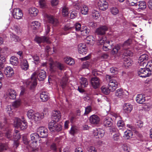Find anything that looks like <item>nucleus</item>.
Instances as JSON below:
<instances>
[{"instance_id":"61","label":"nucleus","mask_w":152,"mask_h":152,"mask_svg":"<svg viewBox=\"0 0 152 152\" xmlns=\"http://www.w3.org/2000/svg\"><path fill=\"white\" fill-rule=\"evenodd\" d=\"M40 7L42 8H44L46 7V5L45 2L43 0H41L39 1Z\"/></svg>"},{"instance_id":"4","label":"nucleus","mask_w":152,"mask_h":152,"mask_svg":"<svg viewBox=\"0 0 152 152\" xmlns=\"http://www.w3.org/2000/svg\"><path fill=\"white\" fill-rule=\"evenodd\" d=\"M14 124L16 127L20 128L23 130L25 129L27 127V123L25 120L22 121L20 119L18 118H16Z\"/></svg>"},{"instance_id":"56","label":"nucleus","mask_w":152,"mask_h":152,"mask_svg":"<svg viewBox=\"0 0 152 152\" xmlns=\"http://www.w3.org/2000/svg\"><path fill=\"white\" fill-rule=\"evenodd\" d=\"M77 16V12L76 11H72L70 14V18L71 19L74 18Z\"/></svg>"},{"instance_id":"27","label":"nucleus","mask_w":152,"mask_h":152,"mask_svg":"<svg viewBox=\"0 0 152 152\" xmlns=\"http://www.w3.org/2000/svg\"><path fill=\"white\" fill-rule=\"evenodd\" d=\"M132 61L129 57L124 58V65L127 68L132 65Z\"/></svg>"},{"instance_id":"16","label":"nucleus","mask_w":152,"mask_h":152,"mask_svg":"<svg viewBox=\"0 0 152 152\" xmlns=\"http://www.w3.org/2000/svg\"><path fill=\"white\" fill-rule=\"evenodd\" d=\"M46 17L48 22L51 24H53V26H55L58 23V20L52 15H47Z\"/></svg>"},{"instance_id":"52","label":"nucleus","mask_w":152,"mask_h":152,"mask_svg":"<svg viewBox=\"0 0 152 152\" xmlns=\"http://www.w3.org/2000/svg\"><path fill=\"white\" fill-rule=\"evenodd\" d=\"M56 122L54 120H52L48 124V128H50L51 129L53 126L56 125V124H58L56 123Z\"/></svg>"},{"instance_id":"35","label":"nucleus","mask_w":152,"mask_h":152,"mask_svg":"<svg viewBox=\"0 0 152 152\" xmlns=\"http://www.w3.org/2000/svg\"><path fill=\"white\" fill-rule=\"evenodd\" d=\"M64 61L66 64L70 65H72L75 63L74 60L70 57L65 58Z\"/></svg>"},{"instance_id":"58","label":"nucleus","mask_w":152,"mask_h":152,"mask_svg":"<svg viewBox=\"0 0 152 152\" xmlns=\"http://www.w3.org/2000/svg\"><path fill=\"white\" fill-rule=\"evenodd\" d=\"M110 71L114 74H116L118 72V69L116 67H112L110 69Z\"/></svg>"},{"instance_id":"12","label":"nucleus","mask_w":152,"mask_h":152,"mask_svg":"<svg viewBox=\"0 0 152 152\" xmlns=\"http://www.w3.org/2000/svg\"><path fill=\"white\" fill-rule=\"evenodd\" d=\"M52 118L56 121H58L61 118V115L60 111L58 110H54L52 113Z\"/></svg>"},{"instance_id":"26","label":"nucleus","mask_w":152,"mask_h":152,"mask_svg":"<svg viewBox=\"0 0 152 152\" xmlns=\"http://www.w3.org/2000/svg\"><path fill=\"white\" fill-rule=\"evenodd\" d=\"M34 40L38 43H39L42 42H47L48 39V37L43 36L41 37H37L35 38Z\"/></svg>"},{"instance_id":"59","label":"nucleus","mask_w":152,"mask_h":152,"mask_svg":"<svg viewBox=\"0 0 152 152\" xmlns=\"http://www.w3.org/2000/svg\"><path fill=\"white\" fill-rule=\"evenodd\" d=\"M79 4L80 2L78 1L75 2L73 3V4L75 8L77 10H79L80 7Z\"/></svg>"},{"instance_id":"2","label":"nucleus","mask_w":152,"mask_h":152,"mask_svg":"<svg viewBox=\"0 0 152 152\" xmlns=\"http://www.w3.org/2000/svg\"><path fill=\"white\" fill-rule=\"evenodd\" d=\"M110 42L109 41H106V43L104 44L103 47V50L104 51H107L111 49L112 48V50L111 51V54L113 55L116 54L118 50L120 49V48L118 45L115 46L113 48L112 46L113 45H111V46L110 45L109 43Z\"/></svg>"},{"instance_id":"21","label":"nucleus","mask_w":152,"mask_h":152,"mask_svg":"<svg viewBox=\"0 0 152 152\" xmlns=\"http://www.w3.org/2000/svg\"><path fill=\"white\" fill-rule=\"evenodd\" d=\"M124 111L126 113H129L131 112L132 109V105L129 103H125L123 106Z\"/></svg>"},{"instance_id":"20","label":"nucleus","mask_w":152,"mask_h":152,"mask_svg":"<svg viewBox=\"0 0 152 152\" xmlns=\"http://www.w3.org/2000/svg\"><path fill=\"white\" fill-rule=\"evenodd\" d=\"M112 120L111 118L106 117L104 119L103 122L104 125L105 126L111 127L113 125Z\"/></svg>"},{"instance_id":"44","label":"nucleus","mask_w":152,"mask_h":152,"mask_svg":"<svg viewBox=\"0 0 152 152\" xmlns=\"http://www.w3.org/2000/svg\"><path fill=\"white\" fill-rule=\"evenodd\" d=\"M138 5L139 9L143 10L146 8V3L144 1H140Z\"/></svg>"},{"instance_id":"19","label":"nucleus","mask_w":152,"mask_h":152,"mask_svg":"<svg viewBox=\"0 0 152 152\" xmlns=\"http://www.w3.org/2000/svg\"><path fill=\"white\" fill-rule=\"evenodd\" d=\"M31 138L32 142L37 143L40 140V137L39 134L36 133L32 134L30 135Z\"/></svg>"},{"instance_id":"36","label":"nucleus","mask_w":152,"mask_h":152,"mask_svg":"<svg viewBox=\"0 0 152 152\" xmlns=\"http://www.w3.org/2000/svg\"><path fill=\"white\" fill-rule=\"evenodd\" d=\"M123 91L122 89L119 88L117 89L115 92V96L121 98L123 95Z\"/></svg>"},{"instance_id":"55","label":"nucleus","mask_w":152,"mask_h":152,"mask_svg":"<svg viewBox=\"0 0 152 152\" xmlns=\"http://www.w3.org/2000/svg\"><path fill=\"white\" fill-rule=\"evenodd\" d=\"M33 58L34 59L35 63V64H38L39 61V58L38 56L37 55H35L33 56Z\"/></svg>"},{"instance_id":"63","label":"nucleus","mask_w":152,"mask_h":152,"mask_svg":"<svg viewBox=\"0 0 152 152\" xmlns=\"http://www.w3.org/2000/svg\"><path fill=\"white\" fill-rule=\"evenodd\" d=\"M15 30L18 33H20L21 32V30L19 26L15 25L14 26Z\"/></svg>"},{"instance_id":"50","label":"nucleus","mask_w":152,"mask_h":152,"mask_svg":"<svg viewBox=\"0 0 152 152\" xmlns=\"http://www.w3.org/2000/svg\"><path fill=\"white\" fill-rule=\"evenodd\" d=\"M110 11L111 13L113 15H115L117 14L119 12L118 9L115 7H112L110 9Z\"/></svg>"},{"instance_id":"57","label":"nucleus","mask_w":152,"mask_h":152,"mask_svg":"<svg viewBox=\"0 0 152 152\" xmlns=\"http://www.w3.org/2000/svg\"><path fill=\"white\" fill-rule=\"evenodd\" d=\"M109 55L107 53H104L102 54L99 57V58L101 59H106L108 58Z\"/></svg>"},{"instance_id":"51","label":"nucleus","mask_w":152,"mask_h":152,"mask_svg":"<svg viewBox=\"0 0 152 152\" xmlns=\"http://www.w3.org/2000/svg\"><path fill=\"white\" fill-rule=\"evenodd\" d=\"M20 104L21 102L20 100H17L13 103L12 105L15 108H17L20 106Z\"/></svg>"},{"instance_id":"13","label":"nucleus","mask_w":152,"mask_h":152,"mask_svg":"<svg viewBox=\"0 0 152 152\" xmlns=\"http://www.w3.org/2000/svg\"><path fill=\"white\" fill-rule=\"evenodd\" d=\"M48 129L43 127H41L39 128L38 131V132L40 134V137L42 138H45L48 135Z\"/></svg>"},{"instance_id":"45","label":"nucleus","mask_w":152,"mask_h":152,"mask_svg":"<svg viewBox=\"0 0 152 152\" xmlns=\"http://www.w3.org/2000/svg\"><path fill=\"white\" fill-rule=\"evenodd\" d=\"M11 91L9 92L8 95L9 98L12 99H14L16 98L15 91V90H10Z\"/></svg>"},{"instance_id":"48","label":"nucleus","mask_w":152,"mask_h":152,"mask_svg":"<svg viewBox=\"0 0 152 152\" xmlns=\"http://www.w3.org/2000/svg\"><path fill=\"white\" fill-rule=\"evenodd\" d=\"M5 137L9 140L12 139V134L11 131L10 130L7 131L5 133Z\"/></svg>"},{"instance_id":"62","label":"nucleus","mask_w":152,"mask_h":152,"mask_svg":"<svg viewBox=\"0 0 152 152\" xmlns=\"http://www.w3.org/2000/svg\"><path fill=\"white\" fill-rule=\"evenodd\" d=\"M117 126L119 127H122L124 125V123L122 120H119L117 124Z\"/></svg>"},{"instance_id":"31","label":"nucleus","mask_w":152,"mask_h":152,"mask_svg":"<svg viewBox=\"0 0 152 152\" xmlns=\"http://www.w3.org/2000/svg\"><path fill=\"white\" fill-rule=\"evenodd\" d=\"M40 98L43 102L47 101L48 99V96L47 94V93L45 91L42 92L40 95Z\"/></svg>"},{"instance_id":"29","label":"nucleus","mask_w":152,"mask_h":152,"mask_svg":"<svg viewBox=\"0 0 152 152\" xmlns=\"http://www.w3.org/2000/svg\"><path fill=\"white\" fill-rule=\"evenodd\" d=\"M10 63L13 65L16 66L19 63L18 58L14 56L11 57L10 59Z\"/></svg>"},{"instance_id":"14","label":"nucleus","mask_w":152,"mask_h":152,"mask_svg":"<svg viewBox=\"0 0 152 152\" xmlns=\"http://www.w3.org/2000/svg\"><path fill=\"white\" fill-rule=\"evenodd\" d=\"M98 4L99 9L102 10H104L108 8V3L105 0H100Z\"/></svg>"},{"instance_id":"3","label":"nucleus","mask_w":152,"mask_h":152,"mask_svg":"<svg viewBox=\"0 0 152 152\" xmlns=\"http://www.w3.org/2000/svg\"><path fill=\"white\" fill-rule=\"evenodd\" d=\"M113 77V76L109 75H107L106 77V80H109L108 86L111 92L114 91L117 86V83L115 80L112 79Z\"/></svg>"},{"instance_id":"40","label":"nucleus","mask_w":152,"mask_h":152,"mask_svg":"<svg viewBox=\"0 0 152 152\" xmlns=\"http://www.w3.org/2000/svg\"><path fill=\"white\" fill-rule=\"evenodd\" d=\"M144 67H146L149 72H152V61H149L146 64L145 63Z\"/></svg>"},{"instance_id":"54","label":"nucleus","mask_w":152,"mask_h":152,"mask_svg":"<svg viewBox=\"0 0 152 152\" xmlns=\"http://www.w3.org/2000/svg\"><path fill=\"white\" fill-rule=\"evenodd\" d=\"M10 35L11 38L12 39L13 41L16 42L20 40L19 37L15 34H12Z\"/></svg>"},{"instance_id":"47","label":"nucleus","mask_w":152,"mask_h":152,"mask_svg":"<svg viewBox=\"0 0 152 152\" xmlns=\"http://www.w3.org/2000/svg\"><path fill=\"white\" fill-rule=\"evenodd\" d=\"M5 61L6 59L4 57H2L0 58V70L4 67V64Z\"/></svg>"},{"instance_id":"22","label":"nucleus","mask_w":152,"mask_h":152,"mask_svg":"<svg viewBox=\"0 0 152 152\" xmlns=\"http://www.w3.org/2000/svg\"><path fill=\"white\" fill-rule=\"evenodd\" d=\"M104 131L102 130H95L94 132V134L95 136L96 137V138L102 137L104 136Z\"/></svg>"},{"instance_id":"23","label":"nucleus","mask_w":152,"mask_h":152,"mask_svg":"<svg viewBox=\"0 0 152 152\" xmlns=\"http://www.w3.org/2000/svg\"><path fill=\"white\" fill-rule=\"evenodd\" d=\"M145 97L142 94H138L136 99V101L139 104H143L145 101Z\"/></svg>"},{"instance_id":"18","label":"nucleus","mask_w":152,"mask_h":152,"mask_svg":"<svg viewBox=\"0 0 152 152\" xmlns=\"http://www.w3.org/2000/svg\"><path fill=\"white\" fill-rule=\"evenodd\" d=\"M34 117L33 120L37 123L43 119L44 117V114L43 113H35L34 116Z\"/></svg>"},{"instance_id":"60","label":"nucleus","mask_w":152,"mask_h":152,"mask_svg":"<svg viewBox=\"0 0 152 152\" xmlns=\"http://www.w3.org/2000/svg\"><path fill=\"white\" fill-rule=\"evenodd\" d=\"M91 107L89 106L85 108V111L84 113L85 114H88L91 111Z\"/></svg>"},{"instance_id":"46","label":"nucleus","mask_w":152,"mask_h":152,"mask_svg":"<svg viewBox=\"0 0 152 152\" xmlns=\"http://www.w3.org/2000/svg\"><path fill=\"white\" fill-rule=\"evenodd\" d=\"M62 13L64 17L66 16L69 13L68 9L66 7H64L62 8Z\"/></svg>"},{"instance_id":"38","label":"nucleus","mask_w":152,"mask_h":152,"mask_svg":"<svg viewBox=\"0 0 152 152\" xmlns=\"http://www.w3.org/2000/svg\"><path fill=\"white\" fill-rule=\"evenodd\" d=\"M86 41L87 44L92 45L93 43L94 38L92 36H88L86 39Z\"/></svg>"},{"instance_id":"43","label":"nucleus","mask_w":152,"mask_h":152,"mask_svg":"<svg viewBox=\"0 0 152 152\" xmlns=\"http://www.w3.org/2000/svg\"><path fill=\"white\" fill-rule=\"evenodd\" d=\"M33 110H29L27 113V116L28 118L30 119L33 120L34 118V116L35 114V113H34Z\"/></svg>"},{"instance_id":"6","label":"nucleus","mask_w":152,"mask_h":152,"mask_svg":"<svg viewBox=\"0 0 152 152\" xmlns=\"http://www.w3.org/2000/svg\"><path fill=\"white\" fill-rule=\"evenodd\" d=\"M148 56L146 54H143L140 56L138 61L140 66L144 67V64L145 63L146 64L148 63Z\"/></svg>"},{"instance_id":"10","label":"nucleus","mask_w":152,"mask_h":152,"mask_svg":"<svg viewBox=\"0 0 152 152\" xmlns=\"http://www.w3.org/2000/svg\"><path fill=\"white\" fill-rule=\"evenodd\" d=\"M108 30V28L107 26H103L97 28L96 30L95 33L97 35H102L104 34L106 31Z\"/></svg>"},{"instance_id":"15","label":"nucleus","mask_w":152,"mask_h":152,"mask_svg":"<svg viewBox=\"0 0 152 152\" xmlns=\"http://www.w3.org/2000/svg\"><path fill=\"white\" fill-rule=\"evenodd\" d=\"M4 73L7 77H10L14 75L13 69L10 66L7 67L4 70Z\"/></svg>"},{"instance_id":"34","label":"nucleus","mask_w":152,"mask_h":152,"mask_svg":"<svg viewBox=\"0 0 152 152\" xmlns=\"http://www.w3.org/2000/svg\"><path fill=\"white\" fill-rule=\"evenodd\" d=\"M91 16L94 19L96 20L99 17L100 14L98 11L94 10L92 11Z\"/></svg>"},{"instance_id":"41","label":"nucleus","mask_w":152,"mask_h":152,"mask_svg":"<svg viewBox=\"0 0 152 152\" xmlns=\"http://www.w3.org/2000/svg\"><path fill=\"white\" fill-rule=\"evenodd\" d=\"M102 91V93L105 94H108L111 90L109 89V87H106L104 86L102 87L101 88Z\"/></svg>"},{"instance_id":"8","label":"nucleus","mask_w":152,"mask_h":152,"mask_svg":"<svg viewBox=\"0 0 152 152\" xmlns=\"http://www.w3.org/2000/svg\"><path fill=\"white\" fill-rule=\"evenodd\" d=\"M91 81V84L94 88L96 89L100 86V79L97 77H92Z\"/></svg>"},{"instance_id":"9","label":"nucleus","mask_w":152,"mask_h":152,"mask_svg":"<svg viewBox=\"0 0 152 152\" xmlns=\"http://www.w3.org/2000/svg\"><path fill=\"white\" fill-rule=\"evenodd\" d=\"M100 118L96 115H92L89 118L90 122L93 125H96L98 124L100 122Z\"/></svg>"},{"instance_id":"17","label":"nucleus","mask_w":152,"mask_h":152,"mask_svg":"<svg viewBox=\"0 0 152 152\" xmlns=\"http://www.w3.org/2000/svg\"><path fill=\"white\" fill-rule=\"evenodd\" d=\"M78 51L80 54L86 53L87 49L85 44L83 43L79 44L78 46Z\"/></svg>"},{"instance_id":"11","label":"nucleus","mask_w":152,"mask_h":152,"mask_svg":"<svg viewBox=\"0 0 152 152\" xmlns=\"http://www.w3.org/2000/svg\"><path fill=\"white\" fill-rule=\"evenodd\" d=\"M50 67V69L54 71L56 68V66H57L58 69L61 70L64 69V67L63 64L59 63H56L52 61L49 63Z\"/></svg>"},{"instance_id":"24","label":"nucleus","mask_w":152,"mask_h":152,"mask_svg":"<svg viewBox=\"0 0 152 152\" xmlns=\"http://www.w3.org/2000/svg\"><path fill=\"white\" fill-rule=\"evenodd\" d=\"M28 11L31 15L33 16H37L38 12V10L34 7H32L29 8Z\"/></svg>"},{"instance_id":"5","label":"nucleus","mask_w":152,"mask_h":152,"mask_svg":"<svg viewBox=\"0 0 152 152\" xmlns=\"http://www.w3.org/2000/svg\"><path fill=\"white\" fill-rule=\"evenodd\" d=\"M140 67H141L140 69L138 72V75L140 77H145L149 76L151 75V73H149L147 68L146 69L144 67L142 68L143 66Z\"/></svg>"},{"instance_id":"30","label":"nucleus","mask_w":152,"mask_h":152,"mask_svg":"<svg viewBox=\"0 0 152 152\" xmlns=\"http://www.w3.org/2000/svg\"><path fill=\"white\" fill-rule=\"evenodd\" d=\"M132 42V40L131 39H128L122 45L123 49L127 50L129 48V47L130 45Z\"/></svg>"},{"instance_id":"1","label":"nucleus","mask_w":152,"mask_h":152,"mask_svg":"<svg viewBox=\"0 0 152 152\" xmlns=\"http://www.w3.org/2000/svg\"><path fill=\"white\" fill-rule=\"evenodd\" d=\"M37 76L38 80L40 81L45 79L46 77L45 72L43 70L40 69L36 71L32 75L31 77V80H29L26 82L27 86L29 87L30 89H32L36 85L35 80Z\"/></svg>"},{"instance_id":"42","label":"nucleus","mask_w":152,"mask_h":152,"mask_svg":"<svg viewBox=\"0 0 152 152\" xmlns=\"http://www.w3.org/2000/svg\"><path fill=\"white\" fill-rule=\"evenodd\" d=\"M132 132L130 130L126 131L124 132V137L126 139H129L130 137H131L132 136Z\"/></svg>"},{"instance_id":"33","label":"nucleus","mask_w":152,"mask_h":152,"mask_svg":"<svg viewBox=\"0 0 152 152\" xmlns=\"http://www.w3.org/2000/svg\"><path fill=\"white\" fill-rule=\"evenodd\" d=\"M80 83L82 87H86L88 84L87 79L84 77H82L80 79Z\"/></svg>"},{"instance_id":"39","label":"nucleus","mask_w":152,"mask_h":152,"mask_svg":"<svg viewBox=\"0 0 152 152\" xmlns=\"http://www.w3.org/2000/svg\"><path fill=\"white\" fill-rule=\"evenodd\" d=\"M8 146L6 143H1L0 144V152H4L7 150Z\"/></svg>"},{"instance_id":"32","label":"nucleus","mask_w":152,"mask_h":152,"mask_svg":"<svg viewBox=\"0 0 152 152\" xmlns=\"http://www.w3.org/2000/svg\"><path fill=\"white\" fill-rule=\"evenodd\" d=\"M21 69L23 70H26L28 68V64L27 61L23 60V61L21 63Z\"/></svg>"},{"instance_id":"53","label":"nucleus","mask_w":152,"mask_h":152,"mask_svg":"<svg viewBox=\"0 0 152 152\" xmlns=\"http://www.w3.org/2000/svg\"><path fill=\"white\" fill-rule=\"evenodd\" d=\"M90 65V62L86 61L83 62L82 66L83 69L88 68Z\"/></svg>"},{"instance_id":"28","label":"nucleus","mask_w":152,"mask_h":152,"mask_svg":"<svg viewBox=\"0 0 152 152\" xmlns=\"http://www.w3.org/2000/svg\"><path fill=\"white\" fill-rule=\"evenodd\" d=\"M68 80V78L66 77H63L61 80L60 82V85L63 89H64L65 88Z\"/></svg>"},{"instance_id":"25","label":"nucleus","mask_w":152,"mask_h":152,"mask_svg":"<svg viewBox=\"0 0 152 152\" xmlns=\"http://www.w3.org/2000/svg\"><path fill=\"white\" fill-rule=\"evenodd\" d=\"M52 127L53 128L51 129L49 128L50 130L52 132H59L61 131L62 129L61 126L60 124H56Z\"/></svg>"},{"instance_id":"64","label":"nucleus","mask_w":152,"mask_h":152,"mask_svg":"<svg viewBox=\"0 0 152 152\" xmlns=\"http://www.w3.org/2000/svg\"><path fill=\"white\" fill-rule=\"evenodd\" d=\"M81 24L79 23H77L75 25V28L76 30L77 31L81 30Z\"/></svg>"},{"instance_id":"49","label":"nucleus","mask_w":152,"mask_h":152,"mask_svg":"<svg viewBox=\"0 0 152 152\" xmlns=\"http://www.w3.org/2000/svg\"><path fill=\"white\" fill-rule=\"evenodd\" d=\"M88 11V7L86 5H84L81 8V12L83 14H86Z\"/></svg>"},{"instance_id":"37","label":"nucleus","mask_w":152,"mask_h":152,"mask_svg":"<svg viewBox=\"0 0 152 152\" xmlns=\"http://www.w3.org/2000/svg\"><path fill=\"white\" fill-rule=\"evenodd\" d=\"M40 23L37 21H34L31 23V26L33 27V28L35 29H37L39 28L40 26Z\"/></svg>"},{"instance_id":"7","label":"nucleus","mask_w":152,"mask_h":152,"mask_svg":"<svg viewBox=\"0 0 152 152\" xmlns=\"http://www.w3.org/2000/svg\"><path fill=\"white\" fill-rule=\"evenodd\" d=\"M12 15L14 18L17 19H21L23 15V14L21 10L18 8L14 9Z\"/></svg>"}]
</instances>
